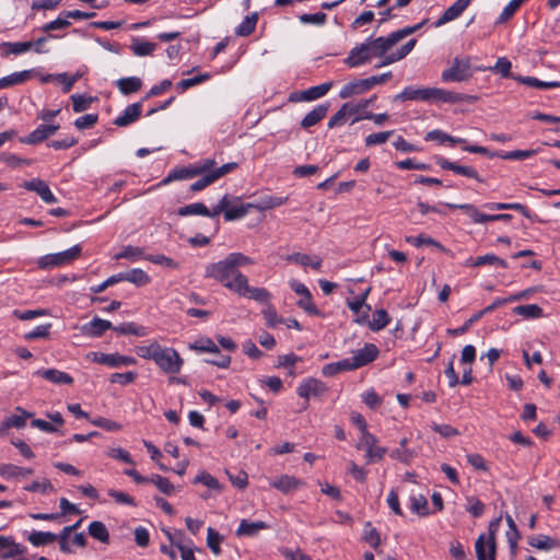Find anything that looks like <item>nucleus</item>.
Segmentation results:
<instances>
[{
    "label": "nucleus",
    "mask_w": 560,
    "mask_h": 560,
    "mask_svg": "<svg viewBox=\"0 0 560 560\" xmlns=\"http://www.w3.org/2000/svg\"><path fill=\"white\" fill-rule=\"evenodd\" d=\"M475 96L452 92L440 88H416L407 86L393 97L394 102L419 101L428 103H462L472 102Z\"/></svg>",
    "instance_id": "nucleus-1"
},
{
    "label": "nucleus",
    "mask_w": 560,
    "mask_h": 560,
    "mask_svg": "<svg viewBox=\"0 0 560 560\" xmlns=\"http://www.w3.org/2000/svg\"><path fill=\"white\" fill-rule=\"evenodd\" d=\"M205 277L219 281L233 292L246 288V276L240 270H235L228 256L223 260L207 265Z\"/></svg>",
    "instance_id": "nucleus-2"
},
{
    "label": "nucleus",
    "mask_w": 560,
    "mask_h": 560,
    "mask_svg": "<svg viewBox=\"0 0 560 560\" xmlns=\"http://www.w3.org/2000/svg\"><path fill=\"white\" fill-rule=\"evenodd\" d=\"M429 19H424L422 22L413 25V26H406L404 28H400L396 32L390 33L388 36H380L377 38H369L366 42L370 46L371 54L373 57H385L387 56L386 52L395 46L398 42L404 39L405 37L416 33L419 31L423 25L428 23Z\"/></svg>",
    "instance_id": "nucleus-3"
},
{
    "label": "nucleus",
    "mask_w": 560,
    "mask_h": 560,
    "mask_svg": "<svg viewBox=\"0 0 560 560\" xmlns=\"http://www.w3.org/2000/svg\"><path fill=\"white\" fill-rule=\"evenodd\" d=\"M502 517L499 516L489 523V536L486 540L485 534H481L476 542L475 550L477 560H495L497 558V541L495 534L499 530Z\"/></svg>",
    "instance_id": "nucleus-4"
},
{
    "label": "nucleus",
    "mask_w": 560,
    "mask_h": 560,
    "mask_svg": "<svg viewBox=\"0 0 560 560\" xmlns=\"http://www.w3.org/2000/svg\"><path fill=\"white\" fill-rule=\"evenodd\" d=\"M82 254V246L81 245H74L71 248L56 253V254H48L43 257H40L37 260V266L40 269H51L55 267H60L65 265H69L75 259H78Z\"/></svg>",
    "instance_id": "nucleus-5"
},
{
    "label": "nucleus",
    "mask_w": 560,
    "mask_h": 560,
    "mask_svg": "<svg viewBox=\"0 0 560 560\" xmlns=\"http://www.w3.org/2000/svg\"><path fill=\"white\" fill-rule=\"evenodd\" d=\"M472 75L470 58L455 57L452 66L442 72L441 79L443 82H464L468 81Z\"/></svg>",
    "instance_id": "nucleus-6"
},
{
    "label": "nucleus",
    "mask_w": 560,
    "mask_h": 560,
    "mask_svg": "<svg viewBox=\"0 0 560 560\" xmlns=\"http://www.w3.org/2000/svg\"><path fill=\"white\" fill-rule=\"evenodd\" d=\"M154 362L166 374L178 373L184 364L183 359L174 348H163L162 346L156 358H154Z\"/></svg>",
    "instance_id": "nucleus-7"
},
{
    "label": "nucleus",
    "mask_w": 560,
    "mask_h": 560,
    "mask_svg": "<svg viewBox=\"0 0 560 560\" xmlns=\"http://www.w3.org/2000/svg\"><path fill=\"white\" fill-rule=\"evenodd\" d=\"M327 390L328 387L324 382L315 377H308L299 385L296 394L306 400L303 406V409L305 410L308 407V399L311 397H322L327 393Z\"/></svg>",
    "instance_id": "nucleus-8"
},
{
    "label": "nucleus",
    "mask_w": 560,
    "mask_h": 560,
    "mask_svg": "<svg viewBox=\"0 0 560 560\" xmlns=\"http://www.w3.org/2000/svg\"><path fill=\"white\" fill-rule=\"evenodd\" d=\"M89 355L92 357V360L98 364L107 365L110 368H121L133 365L137 363V360L133 357H128L120 354L118 352L115 353H103V352H91Z\"/></svg>",
    "instance_id": "nucleus-9"
},
{
    "label": "nucleus",
    "mask_w": 560,
    "mask_h": 560,
    "mask_svg": "<svg viewBox=\"0 0 560 560\" xmlns=\"http://www.w3.org/2000/svg\"><path fill=\"white\" fill-rule=\"evenodd\" d=\"M331 86V82H325L304 91H295L289 95V101L293 103L314 101L327 94Z\"/></svg>",
    "instance_id": "nucleus-10"
},
{
    "label": "nucleus",
    "mask_w": 560,
    "mask_h": 560,
    "mask_svg": "<svg viewBox=\"0 0 560 560\" xmlns=\"http://www.w3.org/2000/svg\"><path fill=\"white\" fill-rule=\"evenodd\" d=\"M435 163L446 171H452L458 175L474 178L477 182L482 183L483 179L479 176L478 172L472 166L459 165L455 162H451L443 156H435Z\"/></svg>",
    "instance_id": "nucleus-11"
},
{
    "label": "nucleus",
    "mask_w": 560,
    "mask_h": 560,
    "mask_svg": "<svg viewBox=\"0 0 560 560\" xmlns=\"http://www.w3.org/2000/svg\"><path fill=\"white\" fill-rule=\"evenodd\" d=\"M380 353L374 343H365L362 349L357 350L350 359L354 370L373 362Z\"/></svg>",
    "instance_id": "nucleus-12"
},
{
    "label": "nucleus",
    "mask_w": 560,
    "mask_h": 560,
    "mask_svg": "<svg viewBox=\"0 0 560 560\" xmlns=\"http://www.w3.org/2000/svg\"><path fill=\"white\" fill-rule=\"evenodd\" d=\"M372 57L370 46L368 42H364L350 50L349 56L345 59V63L350 68H355L368 63Z\"/></svg>",
    "instance_id": "nucleus-13"
},
{
    "label": "nucleus",
    "mask_w": 560,
    "mask_h": 560,
    "mask_svg": "<svg viewBox=\"0 0 560 560\" xmlns=\"http://www.w3.org/2000/svg\"><path fill=\"white\" fill-rule=\"evenodd\" d=\"M21 187L25 188L28 191L36 192L43 201L46 203H55L57 202V198L51 192L47 183L40 178H33L31 180H25Z\"/></svg>",
    "instance_id": "nucleus-14"
},
{
    "label": "nucleus",
    "mask_w": 560,
    "mask_h": 560,
    "mask_svg": "<svg viewBox=\"0 0 560 560\" xmlns=\"http://www.w3.org/2000/svg\"><path fill=\"white\" fill-rule=\"evenodd\" d=\"M472 0H457L450 8H447L439 20L434 23L435 27H440L451 21L459 18Z\"/></svg>",
    "instance_id": "nucleus-15"
},
{
    "label": "nucleus",
    "mask_w": 560,
    "mask_h": 560,
    "mask_svg": "<svg viewBox=\"0 0 560 560\" xmlns=\"http://www.w3.org/2000/svg\"><path fill=\"white\" fill-rule=\"evenodd\" d=\"M142 113V104L140 102L128 105L121 115L115 118L114 125L126 127L137 121Z\"/></svg>",
    "instance_id": "nucleus-16"
},
{
    "label": "nucleus",
    "mask_w": 560,
    "mask_h": 560,
    "mask_svg": "<svg viewBox=\"0 0 560 560\" xmlns=\"http://www.w3.org/2000/svg\"><path fill=\"white\" fill-rule=\"evenodd\" d=\"M485 208L489 210H511V211H518L522 213L525 218L535 221L537 219V215L533 213L525 205L520 202H488L483 206Z\"/></svg>",
    "instance_id": "nucleus-17"
},
{
    "label": "nucleus",
    "mask_w": 560,
    "mask_h": 560,
    "mask_svg": "<svg viewBox=\"0 0 560 560\" xmlns=\"http://www.w3.org/2000/svg\"><path fill=\"white\" fill-rule=\"evenodd\" d=\"M110 328H113V325L109 320L94 317L90 323L82 326V332L85 336L96 338L103 336Z\"/></svg>",
    "instance_id": "nucleus-18"
},
{
    "label": "nucleus",
    "mask_w": 560,
    "mask_h": 560,
    "mask_svg": "<svg viewBox=\"0 0 560 560\" xmlns=\"http://www.w3.org/2000/svg\"><path fill=\"white\" fill-rule=\"evenodd\" d=\"M270 486L287 494L304 486V482L294 476L282 475L271 481Z\"/></svg>",
    "instance_id": "nucleus-19"
},
{
    "label": "nucleus",
    "mask_w": 560,
    "mask_h": 560,
    "mask_svg": "<svg viewBox=\"0 0 560 560\" xmlns=\"http://www.w3.org/2000/svg\"><path fill=\"white\" fill-rule=\"evenodd\" d=\"M485 265L508 268V262L494 254H486L478 257H469L465 261L466 267H481Z\"/></svg>",
    "instance_id": "nucleus-20"
},
{
    "label": "nucleus",
    "mask_w": 560,
    "mask_h": 560,
    "mask_svg": "<svg viewBox=\"0 0 560 560\" xmlns=\"http://www.w3.org/2000/svg\"><path fill=\"white\" fill-rule=\"evenodd\" d=\"M370 91V86L366 79H359L352 82H349L342 86L339 92V97L342 100L352 97L354 95H360Z\"/></svg>",
    "instance_id": "nucleus-21"
},
{
    "label": "nucleus",
    "mask_w": 560,
    "mask_h": 560,
    "mask_svg": "<svg viewBox=\"0 0 560 560\" xmlns=\"http://www.w3.org/2000/svg\"><path fill=\"white\" fill-rule=\"evenodd\" d=\"M245 287L246 288L242 289L241 291H236L235 293H237L241 296H247V298L255 300L256 302L261 303V304H267V305L269 304V300H270L271 295L267 289L249 287L247 277H246V285Z\"/></svg>",
    "instance_id": "nucleus-22"
},
{
    "label": "nucleus",
    "mask_w": 560,
    "mask_h": 560,
    "mask_svg": "<svg viewBox=\"0 0 560 560\" xmlns=\"http://www.w3.org/2000/svg\"><path fill=\"white\" fill-rule=\"evenodd\" d=\"M36 374L54 384H73V377L70 374L56 369L38 370Z\"/></svg>",
    "instance_id": "nucleus-23"
},
{
    "label": "nucleus",
    "mask_w": 560,
    "mask_h": 560,
    "mask_svg": "<svg viewBox=\"0 0 560 560\" xmlns=\"http://www.w3.org/2000/svg\"><path fill=\"white\" fill-rule=\"evenodd\" d=\"M328 108V104L317 105L315 108H313L310 113H307L304 116V118L301 121V127L307 129L318 124L327 115Z\"/></svg>",
    "instance_id": "nucleus-24"
},
{
    "label": "nucleus",
    "mask_w": 560,
    "mask_h": 560,
    "mask_svg": "<svg viewBox=\"0 0 560 560\" xmlns=\"http://www.w3.org/2000/svg\"><path fill=\"white\" fill-rule=\"evenodd\" d=\"M196 176H198V171L194 165L176 167L168 173L161 184L166 185L174 180L191 179Z\"/></svg>",
    "instance_id": "nucleus-25"
},
{
    "label": "nucleus",
    "mask_w": 560,
    "mask_h": 560,
    "mask_svg": "<svg viewBox=\"0 0 560 560\" xmlns=\"http://www.w3.org/2000/svg\"><path fill=\"white\" fill-rule=\"evenodd\" d=\"M417 39L412 38L402 45L397 51L387 54L376 67H383L404 59L416 46Z\"/></svg>",
    "instance_id": "nucleus-26"
},
{
    "label": "nucleus",
    "mask_w": 560,
    "mask_h": 560,
    "mask_svg": "<svg viewBox=\"0 0 560 560\" xmlns=\"http://www.w3.org/2000/svg\"><path fill=\"white\" fill-rule=\"evenodd\" d=\"M269 528V525L262 521L257 522H249L247 520H242L240 523L238 528L236 529V535L238 537L246 536V537H253L258 534L261 529Z\"/></svg>",
    "instance_id": "nucleus-27"
},
{
    "label": "nucleus",
    "mask_w": 560,
    "mask_h": 560,
    "mask_svg": "<svg viewBox=\"0 0 560 560\" xmlns=\"http://www.w3.org/2000/svg\"><path fill=\"white\" fill-rule=\"evenodd\" d=\"M527 542L530 547L540 550H551L560 547V542L548 535L530 536L528 537Z\"/></svg>",
    "instance_id": "nucleus-28"
},
{
    "label": "nucleus",
    "mask_w": 560,
    "mask_h": 560,
    "mask_svg": "<svg viewBox=\"0 0 560 560\" xmlns=\"http://www.w3.org/2000/svg\"><path fill=\"white\" fill-rule=\"evenodd\" d=\"M116 86L124 95H130L142 88V80L138 77H127L117 80Z\"/></svg>",
    "instance_id": "nucleus-29"
},
{
    "label": "nucleus",
    "mask_w": 560,
    "mask_h": 560,
    "mask_svg": "<svg viewBox=\"0 0 560 560\" xmlns=\"http://www.w3.org/2000/svg\"><path fill=\"white\" fill-rule=\"evenodd\" d=\"M427 141H439L440 143L448 142L452 147L457 144H465L467 140L464 138H456L446 132L435 129L429 131L424 138Z\"/></svg>",
    "instance_id": "nucleus-30"
},
{
    "label": "nucleus",
    "mask_w": 560,
    "mask_h": 560,
    "mask_svg": "<svg viewBox=\"0 0 560 560\" xmlns=\"http://www.w3.org/2000/svg\"><path fill=\"white\" fill-rule=\"evenodd\" d=\"M407 444H408V439L407 438L401 439L399 442V447L396 450H393L390 452L389 456L393 459L399 460L400 463L409 464L416 456V452L410 448H407Z\"/></svg>",
    "instance_id": "nucleus-31"
},
{
    "label": "nucleus",
    "mask_w": 560,
    "mask_h": 560,
    "mask_svg": "<svg viewBox=\"0 0 560 560\" xmlns=\"http://www.w3.org/2000/svg\"><path fill=\"white\" fill-rule=\"evenodd\" d=\"M26 552V547L16 544L12 537H7L3 548L0 549V559L15 558L23 556Z\"/></svg>",
    "instance_id": "nucleus-32"
},
{
    "label": "nucleus",
    "mask_w": 560,
    "mask_h": 560,
    "mask_svg": "<svg viewBox=\"0 0 560 560\" xmlns=\"http://www.w3.org/2000/svg\"><path fill=\"white\" fill-rule=\"evenodd\" d=\"M405 241L416 247H421L423 245L428 246H434L439 250L443 253H448L450 250L446 249L441 243L432 238L431 236H428L427 234H419L418 236H406Z\"/></svg>",
    "instance_id": "nucleus-33"
},
{
    "label": "nucleus",
    "mask_w": 560,
    "mask_h": 560,
    "mask_svg": "<svg viewBox=\"0 0 560 560\" xmlns=\"http://www.w3.org/2000/svg\"><path fill=\"white\" fill-rule=\"evenodd\" d=\"M288 197L282 196H265L259 199V201L253 203V208L265 211L269 209H273L287 203Z\"/></svg>",
    "instance_id": "nucleus-34"
},
{
    "label": "nucleus",
    "mask_w": 560,
    "mask_h": 560,
    "mask_svg": "<svg viewBox=\"0 0 560 560\" xmlns=\"http://www.w3.org/2000/svg\"><path fill=\"white\" fill-rule=\"evenodd\" d=\"M353 366L350 362L349 358H346L343 360H340L338 362L329 363L323 366L322 373L324 376H335L338 373L345 372V371H353Z\"/></svg>",
    "instance_id": "nucleus-35"
},
{
    "label": "nucleus",
    "mask_w": 560,
    "mask_h": 560,
    "mask_svg": "<svg viewBox=\"0 0 560 560\" xmlns=\"http://www.w3.org/2000/svg\"><path fill=\"white\" fill-rule=\"evenodd\" d=\"M34 70H24L21 72H14L10 75L3 77L0 79V90L15 85L21 84L28 80L31 75L33 74Z\"/></svg>",
    "instance_id": "nucleus-36"
},
{
    "label": "nucleus",
    "mask_w": 560,
    "mask_h": 560,
    "mask_svg": "<svg viewBox=\"0 0 560 560\" xmlns=\"http://www.w3.org/2000/svg\"><path fill=\"white\" fill-rule=\"evenodd\" d=\"M259 15L257 12L246 15L243 22L236 27L235 34L242 37L249 36L255 31Z\"/></svg>",
    "instance_id": "nucleus-37"
},
{
    "label": "nucleus",
    "mask_w": 560,
    "mask_h": 560,
    "mask_svg": "<svg viewBox=\"0 0 560 560\" xmlns=\"http://www.w3.org/2000/svg\"><path fill=\"white\" fill-rule=\"evenodd\" d=\"M112 329L118 332L119 335H133L138 337H143L148 334L145 327L140 326L133 322L122 323L118 326H113Z\"/></svg>",
    "instance_id": "nucleus-38"
},
{
    "label": "nucleus",
    "mask_w": 560,
    "mask_h": 560,
    "mask_svg": "<svg viewBox=\"0 0 560 560\" xmlns=\"http://www.w3.org/2000/svg\"><path fill=\"white\" fill-rule=\"evenodd\" d=\"M390 322L388 313L383 310H375L372 315V320L369 323V328L372 331H380L384 329Z\"/></svg>",
    "instance_id": "nucleus-39"
},
{
    "label": "nucleus",
    "mask_w": 560,
    "mask_h": 560,
    "mask_svg": "<svg viewBox=\"0 0 560 560\" xmlns=\"http://www.w3.org/2000/svg\"><path fill=\"white\" fill-rule=\"evenodd\" d=\"M88 530L89 535L94 539L103 544L109 542V533L104 523L100 521H94L89 525Z\"/></svg>",
    "instance_id": "nucleus-40"
},
{
    "label": "nucleus",
    "mask_w": 560,
    "mask_h": 560,
    "mask_svg": "<svg viewBox=\"0 0 560 560\" xmlns=\"http://www.w3.org/2000/svg\"><path fill=\"white\" fill-rule=\"evenodd\" d=\"M253 208V202H249V203H240V205H235L234 202H232L229 207V209H226L225 211V215H224V220L225 221H234V220H238L243 217H245L247 213H248V210Z\"/></svg>",
    "instance_id": "nucleus-41"
},
{
    "label": "nucleus",
    "mask_w": 560,
    "mask_h": 560,
    "mask_svg": "<svg viewBox=\"0 0 560 560\" xmlns=\"http://www.w3.org/2000/svg\"><path fill=\"white\" fill-rule=\"evenodd\" d=\"M513 79L517 80L520 83L536 88V89H552V88H560V81H541L534 77H513Z\"/></svg>",
    "instance_id": "nucleus-42"
},
{
    "label": "nucleus",
    "mask_w": 560,
    "mask_h": 560,
    "mask_svg": "<svg viewBox=\"0 0 560 560\" xmlns=\"http://www.w3.org/2000/svg\"><path fill=\"white\" fill-rule=\"evenodd\" d=\"M125 281L131 282L137 287H142L151 281L149 275L142 269L136 268L124 272Z\"/></svg>",
    "instance_id": "nucleus-43"
},
{
    "label": "nucleus",
    "mask_w": 560,
    "mask_h": 560,
    "mask_svg": "<svg viewBox=\"0 0 560 560\" xmlns=\"http://www.w3.org/2000/svg\"><path fill=\"white\" fill-rule=\"evenodd\" d=\"M130 48L136 56L144 57L153 54L156 48V44L133 38Z\"/></svg>",
    "instance_id": "nucleus-44"
},
{
    "label": "nucleus",
    "mask_w": 560,
    "mask_h": 560,
    "mask_svg": "<svg viewBox=\"0 0 560 560\" xmlns=\"http://www.w3.org/2000/svg\"><path fill=\"white\" fill-rule=\"evenodd\" d=\"M33 472H34V470L32 468H23V467L13 465V464H1L0 465V475L2 477H8V478L20 477V476L24 477V476L32 475Z\"/></svg>",
    "instance_id": "nucleus-45"
},
{
    "label": "nucleus",
    "mask_w": 560,
    "mask_h": 560,
    "mask_svg": "<svg viewBox=\"0 0 560 560\" xmlns=\"http://www.w3.org/2000/svg\"><path fill=\"white\" fill-rule=\"evenodd\" d=\"M0 47L4 50L3 56H9L10 54L20 55L32 49L33 44H30V42H4Z\"/></svg>",
    "instance_id": "nucleus-46"
},
{
    "label": "nucleus",
    "mask_w": 560,
    "mask_h": 560,
    "mask_svg": "<svg viewBox=\"0 0 560 560\" xmlns=\"http://www.w3.org/2000/svg\"><path fill=\"white\" fill-rule=\"evenodd\" d=\"M57 540V535L50 532L34 530L28 535V541L35 546H45Z\"/></svg>",
    "instance_id": "nucleus-47"
},
{
    "label": "nucleus",
    "mask_w": 560,
    "mask_h": 560,
    "mask_svg": "<svg viewBox=\"0 0 560 560\" xmlns=\"http://www.w3.org/2000/svg\"><path fill=\"white\" fill-rule=\"evenodd\" d=\"M48 138H49V136L45 129V125H39L30 135L20 138V142L24 143V144L35 145V144H38V143L45 141Z\"/></svg>",
    "instance_id": "nucleus-48"
},
{
    "label": "nucleus",
    "mask_w": 560,
    "mask_h": 560,
    "mask_svg": "<svg viewBox=\"0 0 560 560\" xmlns=\"http://www.w3.org/2000/svg\"><path fill=\"white\" fill-rule=\"evenodd\" d=\"M178 215L187 217V215H203L207 217L209 214V208L202 202H195L184 207H180L177 211Z\"/></svg>",
    "instance_id": "nucleus-49"
},
{
    "label": "nucleus",
    "mask_w": 560,
    "mask_h": 560,
    "mask_svg": "<svg viewBox=\"0 0 560 560\" xmlns=\"http://www.w3.org/2000/svg\"><path fill=\"white\" fill-rule=\"evenodd\" d=\"M189 349L199 352L220 353L218 346L208 337L199 338L195 342L189 343Z\"/></svg>",
    "instance_id": "nucleus-50"
},
{
    "label": "nucleus",
    "mask_w": 560,
    "mask_h": 560,
    "mask_svg": "<svg viewBox=\"0 0 560 560\" xmlns=\"http://www.w3.org/2000/svg\"><path fill=\"white\" fill-rule=\"evenodd\" d=\"M513 313L526 318H539L542 316V308L537 304L518 305L513 308Z\"/></svg>",
    "instance_id": "nucleus-51"
},
{
    "label": "nucleus",
    "mask_w": 560,
    "mask_h": 560,
    "mask_svg": "<svg viewBox=\"0 0 560 560\" xmlns=\"http://www.w3.org/2000/svg\"><path fill=\"white\" fill-rule=\"evenodd\" d=\"M70 98L75 113H82L89 109L91 104L96 100V97L86 96L85 94H72Z\"/></svg>",
    "instance_id": "nucleus-52"
},
{
    "label": "nucleus",
    "mask_w": 560,
    "mask_h": 560,
    "mask_svg": "<svg viewBox=\"0 0 560 560\" xmlns=\"http://www.w3.org/2000/svg\"><path fill=\"white\" fill-rule=\"evenodd\" d=\"M410 509L420 516L429 515L428 500L424 495H412L410 498Z\"/></svg>",
    "instance_id": "nucleus-53"
},
{
    "label": "nucleus",
    "mask_w": 560,
    "mask_h": 560,
    "mask_svg": "<svg viewBox=\"0 0 560 560\" xmlns=\"http://www.w3.org/2000/svg\"><path fill=\"white\" fill-rule=\"evenodd\" d=\"M363 539L375 550H377L378 546L381 545L380 533L375 527L372 526L371 522H368L364 526Z\"/></svg>",
    "instance_id": "nucleus-54"
},
{
    "label": "nucleus",
    "mask_w": 560,
    "mask_h": 560,
    "mask_svg": "<svg viewBox=\"0 0 560 560\" xmlns=\"http://www.w3.org/2000/svg\"><path fill=\"white\" fill-rule=\"evenodd\" d=\"M525 0H511L508 3V5L503 9L501 14L499 15V18L497 20V24H503V23L508 22L515 14V12L520 9V7L522 5V3Z\"/></svg>",
    "instance_id": "nucleus-55"
},
{
    "label": "nucleus",
    "mask_w": 560,
    "mask_h": 560,
    "mask_svg": "<svg viewBox=\"0 0 560 560\" xmlns=\"http://www.w3.org/2000/svg\"><path fill=\"white\" fill-rule=\"evenodd\" d=\"M223 540V536H221L214 528L209 527L207 530V545L210 550L219 556L221 553L220 542Z\"/></svg>",
    "instance_id": "nucleus-56"
},
{
    "label": "nucleus",
    "mask_w": 560,
    "mask_h": 560,
    "mask_svg": "<svg viewBox=\"0 0 560 560\" xmlns=\"http://www.w3.org/2000/svg\"><path fill=\"white\" fill-rule=\"evenodd\" d=\"M347 116H351L350 115V103L342 104L341 107L339 108V110L334 116L330 117L328 125H327L328 128L331 129V128L342 125L346 121Z\"/></svg>",
    "instance_id": "nucleus-57"
},
{
    "label": "nucleus",
    "mask_w": 560,
    "mask_h": 560,
    "mask_svg": "<svg viewBox=\"0 0 560 560\" xmlns=\"http://www.w3.org/2000/svg\"><path fill=\"white\" fill-rule=\"evenodd\" d=\"M262 315L264 318L266 319V325L270 328H275L279 324L283 323V318L277 314L275 306L270 303L262 311Z\"/></svg>",
    "instance_id": "nucleus-58"
},
{
    "label": "nucleus",
    "mask_w": 560,
    "mask_h": 560,
    "mask_svg": "<svg viewBox=\"0 0 560 560\" xmlns=\"http://www.w3.org/2000/svg\"><path fill=\"white\" fill-rule=\"evenodd\" d=\"M16 411L20 412V415H12V416L7 417V418H8L9 422H10L9 425H11V428L21 429V428L25 427L26 420L28 418H32L33 413L24 410L21 407H18Z\"/></svg>",
    "instance_id": "nucleus-59"
},
{
    "label": "nucleus",
    "mask_w": 560,
    "mask_h": 560,
    "mask_svg": "<svg viewBox=\"0 0 560 560\" xmlns=\"http://www.w3.org/2000/svg\"><path fill=\"white\" fill-rule=\"evenodd\" d=\"M194 483H202L209 489L213 490H221L222 486L220 485L219 480L211 476L209 472L202 471L199 475H197L192 481Z\"/></svg>",
    "instance_id": "nucleus-60"
},
{
    "label": "nucleus",
    "mask_w": 560,
    "mask_h": 560,
    "mask_svg": "<svg viewBox=\"0 0 560 560\" xmlns=\"http://www.w3.org/2000/svg\"><path fill=\"white\" fill-rule=\"evenodd\" d=\"M445 206L450 209H460V210L465 211V213L471 218L474 223H479V217L481 215V212L474 205H470V203L456 205V203L446 202Z\"/></svg>",
    "instance_id": "nucleus-61"
},
{
    "label": "nucleus",
    "mask_w": 560,
    "mask_h": 560,
    "mask_svg": "<svg viewBox=\"0 0 560 560\" xmlns=\"http://www.w3.org/2000/svg\"><path fill=\"white\" fill-rule=\"evenodd\" d=\"M211 78L210 73H202L195 75L189 79H183L177 83V89L180 90V92L186 91L187 89L195 86L197 84H200Z\"/></svg>",
    "instance_id": "nucleus-62"
},
{
    "label": "nucleus",
    "mask_w": 560,
    "mask_h": 560,
    "mask_svg": "<svg viewBox=\"0 0 560 560\" xmlns=\"http://www.w3.org/2000/svg\"><path fill=\"white\" fill-rule=\"evenodd\" d=\"M143 256V249L137 246H125L122 250L115 255V259H130V260H137Z\"/></svg>",
    "instance_id": "nucleus-63"
},
{
    "label": "nucleus",
    "mask_w": 560,
    "mask_h": 560,
    "mask_svg": "<svg viewBox=\"0 0 560 560\" xmlns=\"http://www.w3.org/2000/svg\"><path fill=\"white\" fill-rule=\"evenodd\" d=\"M107 494L115 500L118 504H126L130 506H136L137 502L133 497L129 495L128 493H125L119 490L109 489L107 491Z\"/></svg>",
    "instance_id": "nucleus-64"
}]
</instances>
